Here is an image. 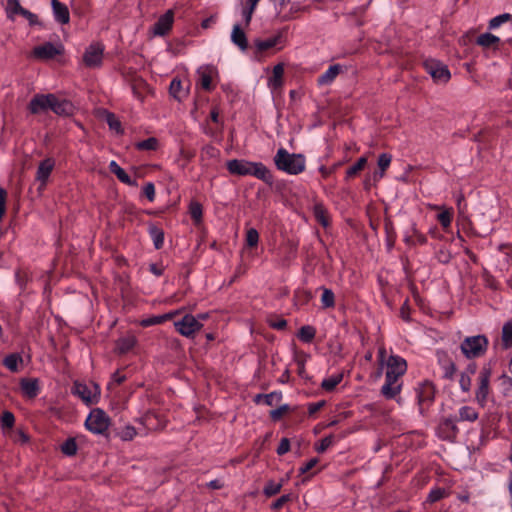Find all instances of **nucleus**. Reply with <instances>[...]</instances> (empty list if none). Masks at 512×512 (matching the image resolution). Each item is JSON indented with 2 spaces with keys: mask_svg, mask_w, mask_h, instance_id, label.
Wrapping results in <instances>:
<instances>
[{
  "mask_svg": "<svg viewBox=\"0 0 512 512\" xmlns=\"http://www.w3.org/2000/svg\"><path fill=\"white\" fill-rule=\"evenodd\" d=\"M314 216L323 227H327L329 225V216L323 205L316 204L314 206Z\"/></svg>",
  "mask_w": 512,
  "mask_h": 512,
  "instance_id": "obj_37",
  "label": "nucleus"
},
{
  "mask_svg": "<svg viewBox=\"0 0 512 512\" xmlns=\"http://www.w3.org/2000/svg\"><path fill=\"white\" fill-rule=\"evenodd\" d=\"M276 168L290 175H298L306 168L304 155L289 153L284 148H279L273 158Z\"/></svg>",
  "mask_w": 512,
  "mask_h": 512,
  "instance_id": "obj_2",
  "label": "nucleus"
},
{
  "mask_svg": "<svg viewBox=\"0 0 512 512\" xmlns=\"http://www.w3.org/2000/svg\"><path fill=\"white\" fill-rule=\"evenodd\" d=\"M321 302L324 308H331L335 305V296L331 289L323 288Z\"/></svg>",
  "mask_w": 512,
  "mask_h": 512,
  "instance_id": "obj_45",
  "label": "nucleus"
},
{
  "mask_svg": "<svg viewBox=\"0 0 512 512\" xmlns=\"http://www.w3.org/2000/svg\"><path fill=\"white\" fill-rule=\"evenodd\" d=\"M386 365H387L386 376H389V377H391L392 374L401 377L402 375H404V373L407 370L406 361L403 358H401L400 356H396V355H391L388 358Z\"/></svg>",
  "mask_w": 512,
  "mask_h": 512,
  "instance_id": "obj_13",
  "label": "nucleus"
},
{
  "mask_svg": "<svg viewBox=\"0 0 512 512\" xmlns=\"http://www.w3.org/2000/svg\"><path fill=\"white\" fill-rule=\"evenodd\" d=\"M177 314H179V311L170 312V313H166V314L158 315V316L148 317V318H145V319L141 320L140 324L143 327H149V326H153V325H158V324H161V323H163V322H165L167 320L172 319Z\"/></svg>",
  "mask_w": 512,
  "mask_h": 512,
  "instance_id": "obj_25",
  "label": "nucleus"
},
{
  "mask_svg": "<svg viewBox=\"0 0 512 512\" xmlns=\"http://www.w3.org/2000/svg\"><path fill=\"white\" fill-rule=\"evenodd\" d=\"M283 484L282 482L275 483L274 481H268L263 489V493L267 497H272L281 491Z\"/></svg>",
  "mask_w": 512,
  "mask_h": 512,
  "instance_id": "obj_43",
  "label": "nucleus"
},
{
  "mask_svg": "<svg viewBox=\"0 0 512 512\" xmlns=\"http://www.w3.org/2000/svg\"><path fill=\"white\" fill-rule=\"evenodd\" d=\"M478 419V412L470 407V406H463L459 409V420L460 421H469L474 422Z\"/></svg>",
  "mask_w": 512,
  "mask_h": 512,
  "instance_id": "obj_35",
  "label": "nucleus"
},
{
  "mask_svg": "<svg viewBox=\"0 0 512 512\" xmlns=\"http://www.w3.org/2000/svg\"><path fill=\"white\" fill-rule=\"evenodd\" d=\"M292 500L291 494H285L279 497L276 501H274L271 505V508L274 510H279L282 508L287 502H290Z\"/></svg>",
  "mask_w": 512,
  "mask_h": 512,
  "instance_id": "obj_58",
  "label": "nucleus"
},
{
  "mask_svg": "<svg viewBox=\"0 0 512 512\" xmlns=\"http://www.w3.org/2000/svg\"><path fill=\"white\" fill-rule=\"evenodd\" d=\"M50 110L59 116H72L75 107L71 101L60 98L54 94V99L51 100Z\"/></svg>",
  "mask_w": 512,
  "mask_h": 512,
  "instance_id": "obj_11",
  "label": "nucleus"
},
{
  "mask_svg": "<svg viewBox=\"0 0 512 512\" xmlns=\"http://www.w3.org/2000/svg\"><path fill=\"white\" fill-rule=\"evenodd\" d=\"M136 342V337L133 335L121 337L116 341L115 351L121 355L126 354L135 346Z\"/></svg>",
  "mask_w": 512,
  "mask_h": 512,
  "instance_id": "obj_23",
  "label": "nucleus"
},
{
  "mask_svg": "<svg viewBox=\"0 0 512 512\" xmlns=\"http://www.w3.org/2000/svg\"><path fill=\"white\" fill-rule=\"evenodd\" d=\"M198 74H199V83L201 85V87L207 91H211L212 90V70L209 68V67H205V68H200L198 69Z\"/></svg>",
  "mask_w": 512,
  "mask_h": 512,
  "instance_id": "obj_30",
  "label": "nucleus"
},
{
  "mask_svg": "<svg viewBox=\"0 0 512 512\" xmlns=\"http://www.w3.org/2000/svg\"><path fill=\"white\" fill-rule=\"evenodd\" d=\"M392 160V156L387 153H382L378 157V167L379 170H382V172H385L386 169L390 166Z\"/></svg>",
  "mask_w": 512,
  "mask_h": 512,
  "instance_id": "obj_57",
  "label": "nucleus"
},
{
  "mask_svg": "<svg viewBox=\"0 0 512 512\" xmlns=\"http://www.w3.org/2000/svg\"><path fill=\"white\" fill-rule=\"evenodd\" d=\"M149 233L153 239V243L156 249H160L164 243V232L161 228L156 225L149 226Z\"/></svg>",
  "mask_w": 512,
  "mask_h": 512,
  "instance_id": "obj_31",
  "label": "nucleus"
},
{
  "mask_svg": "<svg viewBox=\"0 0 512 512\" xmlns=\"http://www.w3.org/2000/svg\"><path fill=\"white\" fill-rule=\"evenodd\" d=\"M488 344L485 335L470 336L462 341L460 349L466 358L473 359L483 356L487 351Z\"/></svg>",
  "mask_w": 512,
  "mask_h": 512,
  "instance_id": "obj_3",
  "label": "nucleus"
},
{
  "mask_svg": "<svg viewBox=\"0 0 512 512\" xmlns=\"http://www.w3.org/2000/svg\"><path fill=\"white\" fill-rule=\"evenodd\" d=\"M342 379H343L342 373L333 375L329 378L324 379L321 383V387L325 391H333L335 389V387L342 381Z\"/></svg>",
  "mask_w": 512,
  "mask_h": 512,
  "instance_id": "obj_39",
  "label": "nucleus"
},
{
  "mask_svg": "<svg viewBox=\"0 0 512 512\" xmlns=\"http://www.w3.org/2000/svg\"><path fill=\"white\" fill-rule=\"evenodd\" d=\"M316 330L313 326L305 325L299 329L298 338L306 343H310L315 338Z\"/></svg>",
  "mask_w": 512,
  "mask_h": 512,
  "instance_id": "obj_36",
  "label": "nucleus"
},
{
  "mask_svg": "<svg viewBox=\"0 0 512 512\" xmlns=\"http://www.w3.org/2000/svg\"><path fill=\"white\" fill-rule=\"evenodd\" d=\"M259 234L256 229L250 228L246 234V243L249 247H254L258 244Z\"/></svg>",
  "mask_w": 512,
  "mask_h": 512,
  "instance_id": "obj_54",
  "label": "nucleus"
},
{
  "mask_svg": "<svg viewBox=\"0 0 512 512\" xmlns=\"http://www.w3.org/2000/svg\"><path fill=\"white\" fill-rule=\"evenodd\" d=\"M500 42V38L491 33H484L477 37L476 43L477 45L483 48H489L497 46Z\"/></svg>",
  "mask_w": 512,
  "mask_h": 512,
  "instance_id": "obj_29",
  "label": "nucleus"
},
{
  "mask_svg": "<svg viewBox=\"0 0 512 512\" xmlns=\"http://www.w3.org/2000/svg\"><path fill=\"white\" fill-rule=\"evenodd\" d=\"M104 45L96 42L92 43L83 55V62L89 68H97L102 64Z\"/></svg>",
  "mask_w": 512,
  "mask_h": 512,
  "instance_id": "obj_7",
  "label": "nucleus"
},
{
  "mask_svg": "<svg viewBox=\"0 0 512 512\" xmlns=\"http://www.w3.org/2000/svg\"><path fill=\"white\" fill-rule=\"evenodd\" d=\"M182 88V83L179 79H173L170 83L169 92L172 97L177 100H180V90Z\"/></svg>",
  "mask_w": 512,
  "mask_h": 512,
  "instance_id": "obj_56",
  "label": "nucleus"
},
{
  "mask_svg": "<svg viewBox=\"0 0 512 512\" xmlns=\"http://www.w3.org/2000/svg\"><path fill=\"white\" fill-rule=\"evenodd\" d=\"M61 451L63 454L67 456H73L77 452V444L73 438L67 439L62 445H61Z\"/></svg>",
  "mask_w": 512,
  "mask_h": 512,
  "instance_id": "obj_46",
  "label": "nucleus"
},
{
  "mask_svg": "<svg viewBox=\"0 0 512 512\" xmlns=\"http://www.w3.org/2000/svg\"><path fill=\"white\" fill-rule=\"evenodd\" d=\"M14 423H15V417H14L13 413H11L9 411H5L2 413V416H1L2 428H12L14 426Z\"/></svg>",
  "mask_w": 512,
  "mask_h": 512,
  "instance_id": "obj_53",
  "label": "nucleus"
},
{
  "mask_svg": "<svg viewBox=\"0 0 512 512\" xmlns=\"http://www.w3.org/2000/svg\"><path fill=\"white\" fill-rule=\"evenodd\" d=\"M290 450V440L288 438H282L280 444L276 450L278 455H284Z\"/></svg>",
  "mask_w": 512,
  "mask_h": 512,
  "instance_id": "obj_62",
  "label": "nucleus"
},
{
  "mask_svg": "<svg viewBox=\"0 0 512 512\" xmlns=\"http://www.w3.org/2000/svg\"><path fill=\"white\" fill-rule=\"evenodd\" d=\"M136 435V430L132 426L125 427L121 432V438L125 441L132 440Z\"/></svg>",
  "mask_w": 512,
  "mask_h": 512,
  "instance_id": "obj_63",
  "label": "nucleus"
},
{
  "mask_svg": "<svg viewBox=\"0 0 512 512\" xmlns=\"http://www.w3.org/2000/svg\"><path fill=\"white\" fill-rule=\"evenodd\" d=\"M289 410L288 405H282L277 409L270 411V417L274 420H280L281 417Z\"/></svg>",
  "mask_w": 512,
  "mask_h": 512,
  "instance_id": "obj_59",
  "label": "nucleus"
},
{
  "mask_svg": "<svg viewBox=\"0 0 512 512\" xmlns=\"http://www.w3.org/2000/svg\"><path fill=\"white\" fill-rule=\"evenodd\" d=\"M53 14L55 19L61 24H67L70 21L68 7L58 0H51Z\"/></svg>",
  "mask_w": 512,
  "mask_h": 512,
  "instance_id": "obj_17",
  "label": "nucleus"
},
{
  "mask_svg": "<svg viewBox=\"0 0 512 512\" xmlns=\"http://www.w3.org/2000/svg\"><path fill=\"white\" fill-rule=\"evenodd\" d=\"M106 122L111 130H115L118 134L123 133L121 122L113 113L106 112Z\"/></svg>",
  "mask_w": 512,
  "mask_h": 512,
  "instance_id": "obj_44",
  "label": "nucleus"
},
{
  "mask_svg": "<svg viewBox=\"0 0 512 512\" xmlns=\"http://www.w3.org/2000/svg\"><path fill=\"white\" fill-rule=\"evenodd\" d=\"M5 11L7 17L11 20L14 19L15 15H21L29 21L30 25H35L38 23L37 16L23 8L19 0H7Z\"/></svg>",
  "mask_w": 512,
  "mask_h": 512,
  "instance_id": "obj_8",
  "label": "nucleus"
},
{
  "mask_svg": "<svg viewBox=\"0 0 512 512\" xmlns=\"http://www.w3.org/2000/svg\"><path fill=\"white\" fill-rule=\"evenodd\" d=\"M6 201H7V191L0 186V221L3 219V216L6 211Z\"/></svg>",
  "mask_w": 512,
  "mask_h": 512,
  "instance_id": "obj_60",
  "label": "nucleus"
},
{
  "mask_svg": "<svg viewBox=\"0 0 512 512\" xmlns=\"http://www.w3.org/2000/svg\"><path fill=\"white\" fill-rule=\"evenodd\" d=\"M490 377H491V367L489 365H485L482 367V369L479 372V385L476 390V401L477 403L484 407L489 395V383H490Z\"/></svg>",
  "mask_w": 512,
  "mask_h": 512,
  "instance_id": "obj_5",
  "label": "nucleus"
},
{
  "mask_svg": "<svg viewBox=\"0 0 512 512\" xmlns=\"http://www.w3.org/2000/svg\"><path fill=\"white\" fill-rule=\"evenodd\" d=\"M502 342L505 348L512 346V322H507L502 328Z\"/></svg>",
  "mask_w": 512,
  "mask_h": 512,
  "instance_id": "obj_42",
  "label": "nucleus"
},
{
  "mask_svg": "<svg viewBox=\"0 0 512 512\" xmlns=\"http://www.w3.org/2000/svg\"><path fill=\"white\" fill-rule=\"evenodd\" d=\"M460 387L464 392H468L471 387V378L468 374L462 373L460 376Z\"/></svg>",
  "mask_w": 512,
  "mask_h": 512,
  "instance_id": "obj_61",
  "label": "nucleus"
},
{
  "mask_svg": "<svg viewBox=\"0 0 512 512\" xmlns=\"http://www.w3.org/2000/svg\"><path fill=\"white\" fill-rule=\"evenodd\" d=\"M74 393L87 404L95 402L96 395H92L90 389L85 384L75 382Z\"/></svg>",
  "mask_w": 512,
  "mask_h": 512,
  "instance_id": "obj_27",
  "label": "nucleus"
},
{
  "mask_svg": "<svg viewBox=\"0 0 512 512\" xmlns=\"http://www.w3.org/2000/svg\"><path fill=\"white\" fill-rule=\"evenodd\" d=\"M158 145H159V143H158L157 138L150 137L143 141L137 142L135 144V147H136V149L141 150V151H144V150L154 151L158 148Z\"/></svg>",
  "mask_w": 512,
  "mask_h": 512,
  "instance_id": "obj_40",
  "label": "nucleus"
},
{
  "mask_svg": "<svg viewBox=\"0 0 512 512\" xmlns=\"http://www.w3.org/2000/svg\"><path fill=\"white\" fill-rule=\"evenodd\" d=\"M110 171L122 182L130 186H136L137 182L131 180L130 176L122 169L116 161H111L109 164Z\"/></svg>",
  "mask_w": 512,
  "mask_h": 512,
  "instance_id": "obj_24",
  "label": "nucleus"
},
{
  "mask_svg": "<svg viewBox=\"0 0 512 512\" xmlns=\"http://www.w3.org/2000/svg\"><path fill=\"white\" fill-rule=\"evenodd\" d=\"M456 418L448 417L444 418L440 423V430L444 434V437L447 439H453L456 437L458 433V427L456 426Z\"/></svg>",
  "mask_w": 512,
  "mask_h": 512,
  "instance_id": "obj_20",
  "label": "nucleus"
},
{
  "mask_svg": "<svg viewBox=\"0 0 512 512\" xmlns=\"http://www.w3.org/2000/svg\"><path fill=\"white\" fill-rule=\"evenodd\" d=\"M425 68L432 78L437 82L446 83L449 81L451 74L448 67L436 60H428L425 62Z\"/></svg>",
  "mask_w": 512,
  "mask_h": 512,
  "instance_id": "obj_9",
  "label": "nucleus"
},
{
  "mask_svg": "<svg viewBox=\"0 0 512 512\" xmlns=\"http://www.w3.org/2000/svg\"><path fill=\"white\" fill-rule=\"evenodd\" d=\"M226 168L232 175L254 176L270 186L274 183L272 172L261 162H252L245 159H232L227 161Z\"/></svg>",
  "mask_w": 512,
  "mask_h": 512,
  "instance_id": "obj_1",
  "label": "nucleus"
},
{
  "mask_svg": "<svg viewBox=\"0 0 512 512\" xmlns=\"http://www.w3.org/2000/svg\"><path fill=\"white\" fill-rule=\"evenodd\" d=\"M417 393L420 405L431 403L434 399L435 387L431 382L425 381L419 386Z\"/></svg>",
  "mask_w": 512,
  "mask_h": 512,
  "instance_id": "obj_16",
  "label": "nucleus"
},
{
  "mask_svg": "<svg viewBox=\"0 0 512 512\" xmlns=\"http://www.w3.org/2000/svg\"><path fill=\"white\" fill-rule=\"evenodd\" d=\"M333 442V435L326 436L323 439H321L319 445H317L315 449L318 453H323L333 444Z\"/></svg>",
  "mask_w": 512,
  "mask_h": 512,
  "instance_id": "obj_55",
  "label": "nucleus"
},
{
  "mask_svg": "<svg viewBox=\"0 0 512 512\" xmlns=\"http://www.w3.org/2000/svg\"><path fill=\"white\" fill-rule=\"evenodd\" d=\"M281 393L271 392L269 394H258L255 396V402L263 401L266 405L272 406L281 400Z\"/></svg>",
  "mask_w": 512,
  "mask_h": 512,
  "instance_id": "obj_34",
  "label": "nucleus"
},
{
  "mask_svg": "<svg viewBox=\"0 0 512 512\" xmlns=\"http://www.w3.org/2000/svg\"><path fill=\"white\" fill-rule=\"evenodd\" d=\"M55 166V161L51 158L44 159L40 162L37 172L36 180L40 182L39 190L46 186L47 180Z\"/></svg>",
  "mask_w": 512,
  "mask_h": 512,
  "instance_id": "obj_14",
  "label": "nucleus"
},
{
  "mask_svg": "<svg viewBox=\"0 0 512 512\" xmlns=\"http://www.w3.org/2000/svg\"><path fill=\"white\" fill-rule=\"evenodd\" d=\"M21 362L22 357L19 354L13 353L4 358L3 364L10 371L16 372L18 370V364Z\"/></svg>",
  "mask_w": 512,
  "mask_h": 512,
  "instance_id": "obj_38",
  "label": "nucleus"
},
{
  "mask_svg": "<svg viewBox=\"0 0 512 512\" xmlns=\"http://www.w3.org/2000/svg\"><path fill=\"white\" fill-rule=\"evenodd\" d=\"M384 226H385V231H386V235H387V242L390 246H392L395 241V238H396V233L394 230L393 223L390 219L386 218Z\"/></svg>",
  "mask_w": 512,
  "mask_h": 512,
  "instance_id": "obj_50",
  "label": "nucleus"
},
{
  "mask_svg": "<svg viewBox=\"0 0 512 512\" xmlns=\"http://www.w3.org/2000/svg\"><path fill=\"white\" fill-rule=\"evenodd\" d=\"M85 425L91 432L102 434L108 429L109 418L101 409H94L86 419Z\"/></svg>",
  "mask_w": 512,
  "mask_h": 512,
  "instance_id": "obj_4",
  "label": "nucleus"
},
{
  "mask_svg": "<svg viewBox=\"0 0 512 512\" xmlns=\"http://www.w3.org/2000/svg\"><path fill=\"white\" fill-rule=\"evenodd\" d=\"M174 21V12L173 10L166 11L165 14L160 16L157 22L153 25L152 31L154 35L164 36L166 35L172 28Z\"/></svg>",
  "mask_w": 512,
  "mask_h": 512,
  "instance_id": "obj_12",
  "label": "nucleus"
},
{
  "mask_svg": "<svg viewBox=\"0 0 512 512\" xmlns=\"http://www.w3.org/2000/svg\"><path fill=\"white\" fill-rule=\"evenodd\" d=\"M282 39L281 34H277L271 38L260 40H255V46L259 52H264L266 50H269L273 47H275L278 43H280Z\"/></svg>",
  "mask_w": 512,
  "mask_h": 512,
  "instance_id": "obj_28",
  "label": "nucleus"
},
{
  "mask_svg": "<svg viewBox=\"0 0 512 512\" xmlns=\"http://www.w3.org/2000/svg\"><path fill=\"white\" fill-rule=\"evenodd\" d=\"M144 195L147 197L149 201H153L155 198V187L154 184L148 182L143 188Z\"/></svg>",
  "mask_w": 512,
  "mask_h": 512,
  "instance_id": "obj_64",
  "label": "nucleus"
},
{
  "mask_svg": "<svg viewBox=\"0 0 512 512\" xmlns=\"http://www.w3.org/2000/svg\"><path fill=\"white\" fill-rule=\"evenodd\" d=\"M401 384H393L385 381V384L381 388V393L387 399H393L400 392Z\"/></svg>",
  "mask_w": 512,
  "mask_h": 512,
  "instance_id": "obj_32",
  "label": "nucleus"
},
{
  "mask_svg": "<svg viewBox=\"0 0 512 512\" xmlns=\"http://www.w3.org/2000/svg\"><path fill=\"white\" fill-rule=\"evenodd\" d=\"M283 75H284V64L279 63L274 66L272 71V76L268 80V86L272 90H276L282 87L283 85Z\"/></svg>",
  "mask_w": 512,
  "mask_h": 512,
  "instance_id": "obj_22",
  "label": "nucleus"
},
{
  "mask_svg": "<svg viewBox=\"0 0 512 512\" xmlns=\"http://www.w3.org/2000/svg\"><path fill=\"white\" fill-rule=\"evenodd\" d=\"M511 19H512V15L509 13H504V14L498 15L489 21L488 27H489V29H496L501 24H503Z\"/></svg>",
  "mask_w": 512,
  "mask_h": 512,
  "instance_id": "obj_48",
  "label": "nucleus"
},
{
  "mask_svg": "<svg viewBox=\"0 0 512 512\" xmlns=\"http://www.w3.org/2000/svg\"><path fill=\"white\" fill-rule=\"evenodd\" d=\"M175 329L187 338L194 337L195 333L201 330L203 324L191 314H186L181 320L174 322Z\"/></svg>",
  "mask_w": 512,
  "mask_h": 512,
  "instance_id": "obj_6",
  "label": "nucleus"
},
{
  "mask_svg": "<svg viewBox=\"0 0 512 512\" xmlns=\"http://www.w3.org/2000/svg\"><path fill=\"white\" fill-rule=\"evenodd\" d=\"M191 218L199 223L202 219V205L199 202H191L189 206Z\"/></svg>",
  "mask_w": 512,
  "mask_h": 512,
  "instance_id": "obj_47",
  "label": "nucleus"
},
{
  "mask_svg": "<svg viewBox=\"0 0 512 512\" xmlns=\"http://www.w3.org/2000/svg\"><path fill=\"white\" fill-rule=\"evenodd\" d=\"M446 495V491L443 488H436L430 491L427 497V502L434 503L441 500Z\"/></svg>",
  "mask_w": 512,
  "mask_h": 512,
  "instance_id": "obj_51",
  "label": "nucleus"
},
{
  "mask_svg": "<svg viewBox=\"0 0 512 512\" xmlns=\"http://www.w3.org/2000/svg\"><path fill=\"white\" fill-rule=\"evenodd\" d=\"M366 164H367L366 157L359 158L354 165H352L351 167H349L347 169L345 179L349 180V179L355 177L356 175H358L364 169Z\"/></svg>",
  "mask_w": 512,
  "mask_h": 512,
  "instance_id": "obj_33",
  "label": "nucleus"
},
{
  "mask_svg": "<svg viewBox=\"0 0 512 512\" xmlns=\"http://www.w3.org/2000/svg\"><path fill=\"white\" fill-rule=\"evenodd\" d=\"M453 212L451 209H445L437 215V219L444 229H447L452 221Z\"/></svg>",
  "mask_w": 512,
  "mask_h": 512,
  "instance_id": "obj_49",
  "label": "nucleus"
},
{
  "mask_svg": "<svg viewBox=\"0 0 512 512\" xmlns=\"http://www.w3.org/2000/svg\"><path fill=\"white\" fill-rule=\"evenodd\" d=\"M342 67L339 64L332 65L328 70L318 78L320 85L330 84L341 72Z\"/></svg>",
  "mask_w": 512,
  "mask_h": 512,
  "instance_id": "obj_26",
  "label": "nucleus"
},
{
  "mask_svg": "<svg viewBox=\"0 0 512 512\" xmlns=\"http://www.w3.org/2000/svg\"><path fill=\"white\" fill-rule=\"evenodd\" d=\"M436 258L437 260L442 263V264H447L450 262L451 258H452V255L450 253V251L445 248V247H441L439 248V250L436 252Z\"/></svg>",
  "mask_w": 512,
  "mask_h": 512,
  "instance_id": "obj_52",
  "label": "nucleus"
},
{
  "mask_svg": "<svg viewBox=\"0 0 512 512\" xmlns=\"http://www.w3.org/2000/svg\"><path fill=\"white\" fill-rule=\"evenodd\" d=\"M231 41L239 47L240 50L245 51L248 48L247 37L239 24H235L231 33Z\"/></svg>",
  "mask_w": 512,
  "mask_h": 512,
  "instance_id": "obj_21",
  "label": "nucleus"
},
{
  "mask_svg": "<svg viewBox=\"0 0 512 512\" xmlns=\"http://www.w3.org/2000/svg\"><path fill=\"white\" fill-rule=\"evenodd\" d=\"M60 52L61 51L51 42L37 46L33 50L34 56L39 59H52L60 54Z\"/></svg>",
  "mask_w": 512,
  "mask_h": 512,
  "instance_id": "obj_15",
  "label": "nucleus"
},
{
  "mask_svg": "<svg viewBox=\"0 0 512 512\" xmlns=\"http://www.w3.org/2000/svg\"><path fill=\"white\" fill-rule=\"evenodd\" d=\"M54 94H36L28 104V110L31 114H41L50 110L51 100Z\"/></svg>",
  "mask_w": 512,
  "mask_h": 512,
  "instance_id": "obj_10",
  "label": "nucleus"
},
{
  "mask_svg": "<svg viewBox=\"0 0 512 512\" xmlns=\"http://www.w3.org/2000/svg\"><path fill=\"white\" fill-rule=\"evenodd\" d=\"M20 387L22 393L30 399L35 398L39 393V382L36 378L21 379Z\"/></svg>",
  "mask_w": 512,
  "mask_h": 512,
  "instance_id": "obj_18",
  "label": "nucleus"
},
{
  "mask_svg": "<svg viewBox=\"0 0 512 512\" xmlns=\"http://www.w3.org/2000/svg\"><path fill=\"white\" fill-rule=\"evenodd\" d=\"M438 359L441 364L442 377L452 379L456 372L455 363L445 353H438Z\"/></svg>",
  "mask_w": 512,
  "mask_h": 512,
  "instance_id": "obj_19",
  "label": "nucleus"
},
{
  "mask_svg": "<svg viewBox=\"0 0 512 512\" xmlns=\"http://www.w3.org/2000/svg\"><path fill=\"white\" fill-rule=\"evenodd\" d=\"M259 0H247V7H245L242 11L245 25H249L252 19V14L258 4Z\"/></svg>",
  "mask_w": 512,
  "mask_h": 512,
  "instance_id": "obj_41",
  "label": "nucleus"
}]
</instances>
